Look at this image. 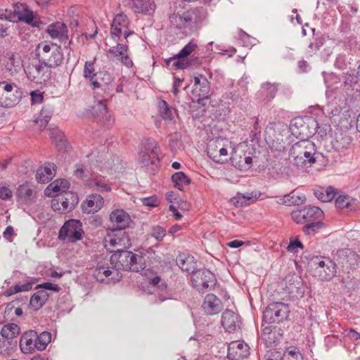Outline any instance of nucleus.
Listing matches in <instances>:
<instances>
[{
  "label": "nucleus",
  "mask_w": 360,
  "mask_h": 360,
  "mask_svg": "<svg viewBox=\"0 0 360 360\" xmlns=\"http://www.w3.org/2000/svg\"><path fill=\"white\" fill-rule=\"evenodd\" d=\"M291 217L296 224L304 225L302 231L306 235L316 233L324 226V213L316 206H306L293 210Z\"/></svg>",
  "instance_id": "nucleus-1"
},
{
  "label": "nucleus",
  "mask_w": 360,
  "mask_h": 360,
  "mask_svg": "<svg viewBox=\"0 0 360 360\" xmlns=\"http://www.w3.org/2000/svg\"><path fill=\"white\" fill-rule=\"evenodd\" d=\"M290 156L297 167L311 166L323 158L316 150V145L309 140H300L294 143L290 150Z\"/></svg>",
  "instance_id": "nucleus-2"
},
{
  "label": "nucleus",
  "mask_w": 360,
  "mask_h": 360,
  "mask_svg": "<svg viewBox=\"0 0 360 360\" xmlns=\"http://www.w3.org/2000/svg\"><path fill=\"white\" fill-rule=\"evenodd\" d=\"M110 262L116 270L117 276H120V270L140 272L146 267L143 256L121 248L115 251Z\"/></svg>",
  "instance_id": "nucleus-3"
},
{
  "label": "nucleus",
  "mask_w": 360,
  "mask_h": 360,
  "mask_svg": "<svg viewBox=\"0 0 360 360\" xmlns=\"http://www.w3.org/2000/svg\"><path fill=\"white\" fill-rule=\"evenodd\" d=\"M36 56L39 62L43 63L50 69L60 66L64 60L62 49L51 41H41L36 48Z\"/></svg>",
  "instance_id": "nucleus-4"
},
{
  "label": "nucleus",
  "mask_w": 360,
  "mask_h": 360,
  "mask_svg": "<svg viewBox=\"0 0 360 360\" xmlns=\"http://www.w3.org/2000/svg\"><path fill=\"white\" fill-rule=\"evenodd\" d=\"M290 131L292 136L300 140H309L319 129L316 120L311 116L295 117L290 124Z\"/></svg>",
  "instance_id": "nucleus-5"
},
{
  "label": "nucleus",
  "mask_w": 360,
  "mask_h": 360,
  "mask_svg": "<svg viewBox=\"0 0 360 360\" xmlns=\"http://www.w3.org/2000/svg\"><path fill=\"white\" fill-rule=\"evenodd\" d=\"M22 91L14 82H0V106L13 108L21 100Z\"/></svg>",
  "instance_id": "nucleus-6"
},
{
  "label": "nucleus",
  "mask_w": 360,
  "mask_h": 360,
  "mask_svg": "<svg viewBox=\"0 0 360 360\" xmlns=\"http://www.w3.org/2000/svg\"><path fill=\"white\" fill-rule=\"evenodd\" d=\"M290 314L289 305L283 302H272L267 305L263 312L265 324L276 325L287 320Z\"/></svg>",
  "instance_id": "nucleus-7"
},
{
  "label": "nucleus",
  "mask_w": 360,
  "mask_h": 360,
  "mask_svg": "<svg viewBox=\"0 0 360 360\" xmlns=\"http://www.w3.org/2000/svg\"><path fill=\"white\" fill-rule=\"evenodd\" d=\"M160 148L158 143L151 138L146 139L143 143V147L140 152V161L143 167L152 165V170L155 174V169L159 163Z\"/></svg>",
  "instance_id": "nucleus-8"
},
{
  "label": "nucleus",
  "mask_w": 360,
  "mask_h": 360,
  "mask_svg": "<svg viewBox=\"0 0 360 360\" xmlns=\"http://www.w3.org/2000/svg\"><path fill=\"white\" fill-rule=\"evenodd\" d=\"M191 281L194 289L200 293H204L215 286L217 278L211 271L207 269H199L191 275Z\"/></svg>",
  "instance_id": "nucleus-9"
},
{
  "label": "nucleus",
  "mask_w": 360,
  "mask_h": 360,
  "mask_svg": "<svg viewBox=\"0 0 360 360\" xmlns=\"http://www.w3.org/2000/svg\"><path fill=\"white\" fill-rule=\"evenodd\" d=\"M316 276L321 281L330 280L336 274V264L328 257L314 256L311 259Z\"/></svg>",
  "instance_id": "nucleus-10"
},
{
  "label": "nucleus",
  "mask_w": 360,
  "mask_h": 360,
  "mask_svg": "<svg viewBox=\"0 0 360 360\" xmlns=\"http://www.w3.org/2000/svg\"><path fill=\"white\" fill-rule=\"evenodd\" d=\"M84 234L82 223L78 219H69L60 228L58 238L68 243L80 240Z\"/></svg>",
  "instance_id": "nucleus-11"
},
{
  "label": "nucleus",
  "mask_w": 360,
  "mask_h": 360,
  "mask_svg": "<svg viewBox=\"0 0 360 360\" xmlns=\"http://www.w3.org/2000/svg\"><path fill=\"white\" fill-rule=\"evenodd\" d=\"M94 71V63L91 61H86L84 68V77L90 79L93 89L102 87L103 85H108L112 81V77L109 73H95Z\"/></svg>",
  "instance_id": "nucleus-12"
},
{
  "label": "nucleus",
  "mask_w": 360,
  "mask_h": 360,
  "mask_svg": "<svg viewBox=\"0 0 360 360\" xmlns=\"http://www.w3.org/2000/svg\"><path fill=\"white\" fill-rule=\"evenodd\" d=\"M25 72L29 80L36 84H43L51 77V69L39 62L37 64H30L25 69Z\"/></svg>",
  "instance_id": "nucleus-13"
},
{
  "label": "nucleus",
  "mask_w": 360,
  "mask_h": 360,
  "mask_svg": "<svg viewBox=\"0 0 360 360\" xmlns=\"http://www.w3.org/2000/svg\"><path fill=\"white\" fill-rule=\"evenodd\" d=\"M264 327L261 333V339L266 347H276L283 338V330L276 325H268Z\"/></svg>",
  "instance_id": "nucleus-14"
},
{
  "label": "nucleus",
  "mask_w": 360,
  "mask_h": 360,
  "mask_svg": "<svg viewBox=\"0 0 360 360\" xmlns=\"http://www.w3.org/2000/svg\"><path fill=\"white\" fill-rule=\"evenodd\" d=\"M192 93L197 98L199 104L202 103L204 100L210 98L211 95L210 83L205 75L198 74L194 77V86Z\"/></svg>",
  "instance_id": "nucleus-15"
},
{
  "label": "nucleus",
  "mask_w": 360,
  "mask_h": 360,
  "mask_svg": "<svg viewBox=\"0 0 360 360\" xmlns=\"http://www.w3.org/2000/svg\"><path fill=\"white\" fill-rule=\"evenodd\" d=\"M204 19L202 10L194 8L183 13L184 30L190 32H195L200 26Z\"/></svg>",
  "instance_id": "nucleus-16"
},
{
  "label": "nucleus",
  "mask_w": 360,
  "mask_h": 360,
  "mask_svg": "<svg viewBox=\"0 0 360 360\" xmlns=\"http://www.w3.org/2000/svg\"><path fill=\"white\" fill-rule=\"evenodd\" d=\"M14 13L18 16L19 22H25L32 27L40 28L43 24L40 20H34L33 11L25 4H16Z\"/></svg>",
  "instance_id": "nucleus-17"
},
{
  "label": "nucleus",
  "mask_w": 360,
  "mask_h": 360,
  "mask_svg": "<svg viewBox=\"0 0 360 360\" xmlns=\"http://www.w3.org/2000/svg\"><path fill=\"white\" fill-rule=\"evenodd\" d=\"M221 322L224 330L229 333L238 330L242 325L240 315L231 309H226L222 313Z\"/></svg>",
  "instance_id": "nucleus-18"
},
{
  "label": "nucleus",
  "mask_w": 360,
  "mask_h": 360,
  "mask_svg": "<svg viewBox=\"0 0 360 360\" xmlns=\"http://www.w3.org/2000/svg\"><path fill=\"white\" fill-rule=\"evenodd\" d=\"M15 195L17 202L23 205H30L35 202L37 197L35 187L28 182L18 187Z\"/></svg>",
  "instance_id": "nucleus-19"
},
{
  "label": "nucleus",
  "mask_w": 360,
  "mask_h": 360,
  "mask_svg": "<svg viewBox=\"0 0 360 360\" xmlns=\"http://www.w3.org/2000/svg\"><path fill=\"white\" fill-rule=\"evenodd\" d=\"M250 355V348L243 341H234L228 346L227 357L230 360H240Z\"/></svg>",
  "instance_id": "nucleus-20"
},
{
  "label": "nucleus",
  "mask_w": 360,
  "mask_h": 360,
  "mask_svg": "<svg viewBox=\"0 0 360 360\" xmlns=\"http://www.w3.org/2000/svg\"><path fill=\"white\" fill-rule=\"evenodd\" d=\"M103 205V198L100 194L92 193L82 203L81 207L83 212L91 214L99 211Z\"/></svg>",
  "instance_id": "nucleus-21"
},
{
  "label": "nucleus",
  "mask_w": 360,
  "mask_h": 360,
  "mask_svg": "<svg viewBox=\"0 0 360 360\" xmlns=\"http://www.w3.org/2000/svg\"><path fill=\"white\" fill-rule=\"evenodd\" d=\"M128 52V46L120 43H117L116 46L111 47L108 50V53L112 54L124 65H125L127 68H131L134 63L131 59L129 58Z\"/></svg>",
  "instance_id": "nucleus-22"
},
{
  "label": "nucleus",
  "mask_w": 360,
  "mask_h": 360,
  "mask_svg": "<svg viewBox=\"0 0 360 360\" xmlns=\"http://www.w3.org/2000/svg\"><path fill=\"white\" fill-rule=\"evenodd\" d=\"M204 311L208 315H214L219 313L223 304L221 300L212 293L207 294L202 304Z\"/></svg>",
  "instance_id": "nucleus-23"
},
{
  "label": "nucleus",
  "mask_w": 360,
  "mask_h": 360,
  "mask_svg": "<svg viewBox=\"0 0 360 360\" xmlns=\"http://www.w3.org/2000/svg\"><path fill=\"white\" fill-rule=\"evenodd\" d=\"M285 289L292 296L302 297L304 290L301 278L295 275H288L285 278Z\"/></svg>",
  "instance_id": "nucleus-24"
},
{
  "label": "nucleus",
  "mask_w": 360,
  "mask_h": 360,
  "mask_svg": "<svg viewBox=\"0 0 360 360\" xmlns=\"http://www.w3.org/2000/svg\"><path fill=\"white\" fill-rule=\"evenodd\" d=\"M46 31L51 39H58L61 41H67L68 39V27L63 22L57 21L50 24Z\"/></svg>",
  "instance_id": "nucleus-25"
},
{
  "label": "nucleus",
  "mask_w": 360,
  "mask_h": 360,
  "mask_svg": "<svg viewBox=\"0 0 360 360\" xmlns=\"http://www.w3.org/2000/svg\"><path fill=\"white\" fill-rule=\"evenodd\" d=\"M60 201L62 213H68L73 210L79 202V198L76 193L72 191L65 192L58 195Z\"/></svg>",
  "instance_id": "nucleus-26"
},
{
  "label": "nucleus",
  "mask_w": 360,
  "mask_h": 360,
  "mask_svg": "<svg viewBox=\"0 0 360 360\" xmlns=\"http://www.w3.org/2000/svg\"><path fill=\"white\" fill-rule=\"evenodd\" d=\"M129 23V19L126 15L122 13L116 15L111 25V37L115 41H117L122 34V28H127Z\"/></svg>",
  "instance_id": "nucleus-27"
},
{
  "label": "nucleus",
  "mask_w": 360,
  "mask_h": 360,
  "mask_svg": "<svg viewBox=\"0 0 360 360\" xmlns=\"http://www.w3.org/2000/svg\"><path fill=\"white\" fill-rule=\"evenodd\" d=\"M176 263L183 271L191 275L197 270L196 262L193 256L181 253L176 257Z\"/></svg>",
  "instance_id": "nucleus-28"
},
{
  "label": "nucleus",
  "mask_w": 360,
  "mask_h": 360,
  "mask_svg": "<svg viewBox=\"0 0 360 360\" xmlns=\"http://www.w3.org/2000/svg\"><path fill=\"white\" fill-rule=\"evenodd\" d=\"M36 331L29 330L23 333L20 339V347L25 354L32 352L36 349Z\"/></svg>",
  "instance_id": "nucleus-29"
},
{
  "label": "nucleus",
  "mask_w": 360,
  "mask_h": 360,
  "mask_svg": "<svg viewBox=\"0 0 360 360\" xmlns=\"http://www.w3.org/2000/svg\"><path fill=\"white\" fill-rule=\"evenodd\" d=\"M110 219L112 223L119 229L127 228L130 221L129 215L123 210H116L111 212Z\"/></svg>",
  "instance_id": "nucleus-30"
},
{
  "label": "nucleus",
  "mask_w": 360,
  "mask_h": 360,
  "mask_svg": "<svg viewBox=\"0 0 360 360\" xmlns=\"http://www.w3.org/2000/svg\"><path fill=\"white\" fill-rule=\"evenodd\" d=\"M104 242L105 248H108V245L112 247L122 246L124 249L131 246V240L125 232L120 233V236L116 235L114 237L108 236L105 238Z\"/></svg>",
  "instance_id": "nucleus-31"
},
{
  "label": "nucleus",
  "mask_w": 360,
  "mask_h": 360,
  "mask_svg": "<svg viewBox=\"0 0 360 360\" xmlns=\"http://www.w3.org/2000/svg\"><path fill=\"white\" fill-rule=\"evenodd\" d=\"M5 68L12 76L20 72L22 68V60L20 56L11 53L5 64Z\"/></svg>",
  "instance_id": "nucleus-32"
},
{
  "label": "nucleus",
  "mask_w": 360,
  "mask_h": 360,
  "mask_svg": "<svg viewBox=\"0 0 360 360\" xmlns=\"http://www.w3.org/2000/svg\"><path fill=\"white\" fill-rule=\"evenodd\" d=\"M223 139L220 138H217L216 139H213L209 142L207 147V155L212 159V160L217 163H222L224 160L221 158H219L218 148L223 146Z\"/></svg>",
  "instance_id": "nucleus-33"
},
{
  "label": "nucleus",
  "mask_w": 360,
  "mask_h": 360,
  "mask_svg": "<svg viewBox=\"0 0 360 360\" xmlns=\"http://www.w3.org/2000/svg\"><path fill=\"white\" fill-rule=\"evenodd\" d=\"M106 101V100L99 101L94 107V109L95 112L100 117V120H102L108 127H110L112 124L113 120L109 114Z\"/></svg>",
  "instance_id": "nucleus-34"
},
{
  "label": "nucleus",
  "mask_w": 360,
  "mask_h": 360,
  "mask_svg": "<svg viewBox=\"0 0 360 360\" xmlns=\"http://www.w3.org/2000/svg\"><path fill=\"white\" fill-rule=\"evenodd\" d=\"M53 114V108L51 105H46L41 108L39 115L34 120V122L39 124L41 129L46 128L49 120Z\"/></svg>",
  "instance_id": "nucleus-35"
},
{
  "label": "nucleus",
  "mask_w": 360,
  "mask_h": 360,
  "mask_svg": "<svg viewBox=\"0 0 360 360\" xmlns=\"http://www.w3.org/2000/svg\"><path fill=\"white\" fill-rule=\"evenodd\" d=\"M134 8L136 13L150 15L154 12L155 4L153 0H134Z\"/></svg>",
  "instance_id": "nucleus-36"
},
{
  "label": "nucleus",
  "mask_w": 360,
  "mask_h": 360,
  "mask_svg": "<svg viewBox=\"0 0 360 360\" xmlns=\"http://www.w3.org/2000/svg\"><path fill=\"white\" fill-rule=\"evenodd\" d=\"M313 33L312 41L308 45L307 53L309 56H313L325 43V38L321 32L315 33V29H311Z\"/></svg>",
  "instance_id": "nucleus-37"
},
{
  "label": "nucleus",
  "mask_w": 360,
  "mask_h": 360,
  "mask_svg": "<svg viewBox=\"0 0 360 360\" xmlns=\"http://www.w3.org/2000/svg\"><path fill=\"white\" fill-rule=\"evenodd\" d=\"M70 187V183L65 179L56 180L53 183L50 184L46 188L44 193L46 195H51V191L54 193L62 192L65 193Z\"/></svg>",
  "instance_id": "nucleus-38"
},
{
  "label": "nucleus",
  "mask_w": 360,
  "mask_h": 360,
  "mask_svg": "<svg viewBox=\"0 0 360 360\" xmlns=\"http://www.w3.org/2000/svg\"><path fill=\"white\" fill-rule=\"evenodd\" d=\"M50 136L56 143L58 150H67L68 142L64 133L58 128H53L50 130Z\"/></svg>",
  "instance_id": "nucleus-39"
},
{
  "label": "nucleus",
  "mask_w": 360,
  "mask_h": 360,
  "mask_svg": "<svg viewBox=\"0 0 360 360\" xmlns=\"http://www.w3.org/2000/svg\"><path fill=\"white\" fill-rule=\"evenodd\" d=\"M282 203L287 206L300 205L303 204L305 200V196L302 194H298L295 191H292L289 194H286L281 199Z\"/></svg>",
  "instance_id": "nucleus-40"
},
{
  "label": "nucleus",
  "mask_w": 360,
  "mask_h": 360,
  "mask_svg": "<svg viewBox=\"0 0 360 360\" xmlns=\"http://www.w3.org/2000/svg\"><path fill=\"white\" fill-rule=\"evenodd\" d=\"M113 272L110 270L108 266L103 264L101 262L97 264L93 271V276L98 282L103 283L105 278L110 277Z\"/></svg>",
  "instance_id": "nucleus-41"
},
{
  "label": "nucleus",
  "mask_w": 360,
  "mask_h": 360,
  "mask_svg": "<svg viewBox=\"0 0 360 360\" xmlns=\"http://www.w3.org/2000/svg\"><path fill=\"white\" fill-rule=\"evenodd\" d=\"M282 356L283 360H304L300 347L295 345L286 347Z\"/></svg>",
  "instance_id": "nucleus-42"
},
{
  "label": "nucleus",
  "mask_w": 360,
  "mask_h": 360,
  "mask_svg": "<svg viewBox=\"0 0 360 360\" xmlns=\"http://www.w3.org/2000/svg\"><path fill=\"white\" fill-rule=\"evenodd\" d=\"M20 332V327L15 323H8L5 325L1 330L2 338L11 340L19 335Z\"/></svg>",
  "instance_id": "nucleus-43"
},
{
  "label": "nucleus",
  "mask_w": 360,
  "mask_h": 360,
  "mask_svg": "<svg viewBox=\"0 0 360 360\" xmlns=\"http://www.w3.org/2000/svg\"><path fill=\"white\" fill-rule=\"evenodd\" d=\"M158 112L163 120H172L176 110L170 106L165 100H160L158 103Z\"/></svg>",
  "instance_id": "nucleus-44"
},
{
  "label": "nucleus",
  "mask_w": 360,
  "mask_h": 360,
  "mask_svg": "<svg viewBox=\"0 0 360 360\" xmlns=\"http://www.w3.org/2000/svg\"><path fill=\"white\" fill-rule=\"evenodd\" d=\"M172 181L174 186L180 191H183L184 186L189 185L191 181V179L183 172H175L172 176Z\"/></svg>",
  "instance_id": "nucleus-45"
},
{
  "label": "nucleus",
  "mask_w": 360,
  "mask_h": 360,
  "mask_svg": "<svg viewBox=\"0 0 360 360\" xmlns=\"http://www.w3.org/2000/svg\"><path fill=\"white\" fill-rule=\"evenodd\" d=\"M35 338L36 349L41 351L45 349L48 344L51 342V334L48 331H44L38 335L36 332Z\"/></svg>",
  "instance_id": "nucleus-46"
},
{
  "label": "nucleus",
  "mask_w": 360,
  "mask_h": 360,
  "mask_svg": "<svg viewBox=\"0 0 360 360\" xmlns=\"http://www.w3.org/2000/svg\"><path fill=\"white\" fill-rule=\"evenodd\" d=\"M33 282H27L25 283H16L13 286H11L4 292V295L6 297L11 296L15 293L20 292H26L32 289Z\"/></svg>",
  "instance_id": "nucleus-47"
},
{
  "label": "nucleus",
  "mask_w": 360,
  "mask_h": 360,
  "mask_svg": "<svg viewBox=\"0 0 360 360\" xmlns=\"http://www.w3.org/2000/svg\"><path fill=\"white\" fill-rule=\"evenodd\" d=\"M198 45L196 42L192 39L176 54V58H178V59H188V57L195 51Z\"/></svg>",
  "instance_id": "nucleus-48"
},
{
  "label": "nucleus",
  "mask_w": 360,
  "mask_h": 360,
  "mask_svg": "<svg viewBox=\"0 0 360 360\" xmlns=\"http://www.w3.org/2000/svg\"><path fill=\"white\" fill-rule=\"evenodd\" d=\"M87 185L89 188L98 191H111V187L102 179H90L87 181Z\"/></svg>",
  "instance_id": "nucleus-49"
},
{
  "label": "nucleus",
  "mask_w": 360,
  "mask_h": 360,
  "mask_svg": "<svg viewBox=\"0 0 360 360\" xmlns=\"http://www.w3.org/2000/svg\"><path fill=\"white\" fill-rule=\"evenodd\" d=\"M149 235L154 238L158 242H160L166 236V229L159 225L153 226Z\"/></svg>",
  "instance_id": "nucleus-50"
},
{
  "label": "nucleus",
  "mask_w": 360,
  "mask_h": 360,
  "mask_svg": "<svg viewBox=\"0 0 360 360\" xmlns=\"http://www.w3.org/2000/svg\"><path fill=\"white\" fill-rule=\"evenodd\" d=\"M278 88L276 84L265 83L262 86V91L264 92L267 101L273 99L277 92Z\"/></svg>",
  "instance_id": "nucleus-51"
},
{
  "label": "nucleus",
  "mask_w": 360,
  "mask_h": 360,
  "mask_svg": "<svg viewBox=\"0 0 360 360\" xmlns=\"http://www.w3.org/2000/svg\"><path fill=\"white\" fill-rule=\"evenodd\" d=\"M352 198L347 195H339L335 199V207L339 210H343L344 208L349 207L350 205Z\"/></svg>",
  "instance_id": "nucleus-52"
},
{
  "label": "nucleus",
  "mask_w": 360,
  "mask_h": 360,
  "mask_svg": "<svg viewBox=\"0 0 360 360\" xmlns=\"http://www.w3.org/2000/svg\"><path fill=\"white\" fill-rule=\"evenodd\" d=\"M45 301L42 300L40 296L37 293H34L30 297V304L34 310L37 311L45 304Z\"/></svg>",
  "instance_id": "nucleus-53"
},
{
  "label": "nucleus",
  "mask_w": 360,
  "mask_h": 360,
  "mask_svg": "<svg viewBox=\"0 0 360 360\" xmlns=\"http://www.w3.org/2000/svg\"><path fill=\"white\" fill-rule=\"evenodd\" d=\"M171 24L179 30H184L183 13L181 15L173 13L169 16Z\"/></svg>",
  "instance_id": "nucleus-54"
},
{
  "label": "nucleus",
  "mask_w": 360,
  "mask_h": 360,
  "mask_svg": "<svg viewBox=\"0 0 360 360\" xmlns=\"http://www.w3.org/2000/svg\"><path fill=\"white\" fill-rule=\"evenodd\" d=\"M342 334L345 337H347L351 340L356 342V344H359L360 342V333L353 328L345 330Z\"/></svg>",
  "instance_id": "nucleus-55"
},
{
  "label": "nucleus",
  "mask_w": 360,
  "mask_h": 360,
  "mask_svg": "<svg viewBox=\"0 0 360 360\" xmlns=\"http://www.w3.org/2000/svg\"><path fill=\"white\" fill-rule=\"evenodd\" d=\"M39 288H43L46 291L51 290L56 292H58L61 290V288L58 285L52 283L51 282H45L44 283L37 285L36 286V289Z\"/></svg>",
  "instance_id": "nucleus-56"
},
{
  "label": "nucleus",
  "mask_w": 360,
  "mask_h": 360,
  "mask_svg": "<svg viewBox=\"0 0 360 360\" xmlns=\"http://www.w3.org/2000/svg\"><path fill=\"white\" fill-rule=\"evenodd\" d=\"M263 360H283L282 354L276 350H268L263 357Z\"/></svg>",
  "instance_id": "nucleus-57"
},
{
  "label": "nucleus",
  "mask_w": 360,
  "mask_h": 360,
  "mask_svg": "<svg viewBox=\"0 0 360 360\" xmlns=\"http://www.w3.org/2000/svg\"><path fill=\"white\" fill-rule=\"evenodd\" d=\"M11 345L12 341L4 338L2 340L0 339V353L4 356L8 355L10 354V347Z\"/></svg>",
  "instance_id": "nucleus-58"
},
{
  "label": "nucleus",
  "mask_w": 360,
  "mask_h": 360,
  "mask_svg": "<svg viewBox=\"0 0 360 360\" xmlns=\"http://www.w3.org/2000/svg\"><path fill=\"white\" fill-rule=\"evenodd\" d=\"M324 192L325 198H323V202L332 201L337 194V190L333 186H328L324 189Z\"/></svg>",
  "instance_id": "nucleus-59"
},
{
  "label": "nucleus",
  "mask_w": 360,
  "mask_h": 360,
  "mask_svg": "<svg viewBox=\"0 0 360 360\" xmlns=\"http://www.w3.org/2000/svg\"><path fill=\"white\" fill-rule=\"evenodd\" d=\"M141 202L143 205L149 207H155L158 205V200L155 195H152L147 198H143Z\"/></svg>",
  "instance_id": "nucleus-60"
},
{
  "label": "nucleus",
  "mask_w": 360,
  "mask_h": 360,
  "mask_svg": "<svg viewBox=\"0 0 360 360\" xmlns=\"http://www.w3.org/2000/svg\"><path fill=\"white\" fill-rule=\"evenodd\" d=\"M186 63H188L187 68L189 67L198 68L202 65V60L201 58L193 55L191 58L186 59Z\"/></svg>",
  "instance_id": "nucleus-61"
},
{
  "label": "nucleus",
  "mask_w": 360,
  "mask_h": 360,
  "mask_svg": "<svg viewBox=\"0 0 360 360\" xmlns=\"http://www.w3.org/2000/svg\"><path fill=\"white\" fill-rule=\"evenodd\" d=\"M74 175L79 179H82L86 176L85 167L82 164H77L74 170Z\"/></svg>",
  "instance_id": "nucleus-62"
},
{
  "label": "nucleus",
  "mask_w": 360,
  "mask_h": 360,
  "mask_svg": "<svg viewBox=\"0 0 360 360\" xmlns=\"http://www.w3.org/2000/svg\"><path fill=\"white\" fill-rule=\"evenodd\" d=\"M13 193L11 190L7 186H0V198L6 200L11 198Z\"/></svg>",
  "instance_id": "nucleus-63"
},
{
  "label": "nucleus",
  "mask_w": 360,
  "mask_h": 360,
  "mask_svg": "<svg viewBox=\"0 0 360 360\" xmlns=\"http://www.w3.org/2000/svg\"><path fill=\"white\" fill-rule=\"evenodd\" d=\"M334 65L337 68L340 70L345 69L347 67L345 56L343 54L338 55V57L336 58Z\"/></svg>",
  "instance_id": "nucleus-64"
}]
</instances>
